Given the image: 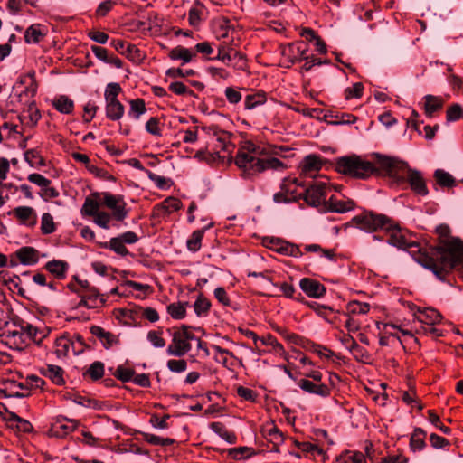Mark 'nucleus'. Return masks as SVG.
Here are the masks:
<instances>
[{
    "mask_svg": "<svg viewBox=\"0 0 463 463\" xmlns=\"http://www.w3.org/2000/svg\"><path fill=\"white\" fill-rule=\"evenodd\" d=\"M439 242L437 245H421L422 254L419 255L420 264L431 270L442 281L453 271L463 266V241L451 237L447 224L436 228Z\"/></svg>",
    "mask_w": 463,
    "mask_h": 463,
    "instance_id": "nucleus-1",
    "label": "nucleus"
},
{
    "mask_svg": "<svg viewBox=\"0 0 463 463\" xmlns=\"http://www.w3.org/2000/svg\"><path fill=\"white\" fill-rule=\"evenodd\" d=\"M278 154L274 149L255 144L251 140L241 142L234 163L241 170L244 179H251L266 170L285 169L286 165L273 156H265Z\"/></svg>",
    "mask_w": 463,
    "mask_h": 463,
    "instance_id": "nucleus-2",
    "label": "nucleus"
},
{
    "mask_svg": "<svg viewBox=\"0 0 463 463\" xmlns=\"http://www.w3.org/2000/svg\"><path fill=\"white\" fill-rule=\"evenodd\" d=\"M375 162L363 159L360 156L353 154L338 157L335 160V170L344 175L365 180L371 176L386 177L387 170L382 168V162L384 158H391L389 156L374 154Z\"/></svg>",
    "mask_w": 463,
    "mask_h": 463,
    "instance_id": "nucleus-3",
    "label": "nucleus"
},
{
    "mask_svg": "<svg viewBox=\"0 0 463 463\" xmlns=\"http://www.w3.org/2000/svg\"><path fill=\"white\" fill-rule=\"evenodd\" d=\"M382 168L387 170V175L393 184H402L407 182L411 190L420 196H427L429 189L426 181L420 171L411 168L409 164L397 157L384 158L382 162Z\"/></svg>",
    "mask_w": 463,
    "mask_h": 463,
    "instance_id": "nucleus-4",
    "label": "nucleus"
},
{
    "mask_svg": "<svg viewBox=\"0 0 463 463\" xmlns=\"http://www.w3.org/2000/svg\"><path fill=\"white\" fill-rule=\"evenodd\" d=\"M0 341L11 349H25L24 320L15 316L0 323Z\"/></svg>",
    "mask_w": 463,
    "mask_h": 463,
    "instance_id": "nucleus-5",
    "label": "nucleus"
},
{
    "mask_svg": "<svg viewBox=\"0 0 463 463\" xmlns=\"http://www.w3.org/2000/svg\"><path fill=\"white\" fill-rule=\"evenodd\" d=\"M384 232L388 235L387 242L390 245L408 250L414 260L420 264L418 256L422 254L421 245L419 242L409 240L397 221L393 219V223L387 225Z\"/></svg>",
    "mask_w": 463,
    "mask_h": 463,
    "instance_id": "nucleus-6",
    "label": "nucleus"
},
{
    "mask_svg": "<svg viewBox=\"0 0 463 463\" xmlns=\"http://www.w3.org/2000/svg\"><path fill=\"white\" fill-rule=\"evenodd\" d=\"M351 222L361 231L368 233L384 232L387 225L393 223V219L383 213H378L371 210H364L354 216Z\"/></svg>",
    "mask_w": 463,
    "mask_h": 463,
    "instance_id": "nucleus-7",
    "label": "nucleus"
},
{
    "mask_svg": "<svg viewBox=\"0 0 463 463\" xmlns=\"http://www.w3.org/2000/svg\"><path fill=\"white\" fill-rule=\"evenodd\" d=\"M205 132L208 141L206 149H211L213 153L217 154L221 157L220 153H227L231 155L235 147L232 143L231 139L232 134L221 129L217 125H211L202 128ZM222 157L225 158L226 155H222Z\"/></svg>",
    "mask_w": 463,
    "mask_h": 463,
    "instance_id": "nucleus-8",
    "label": "nucleus"
},
{
    "mask_svg": "<svg viewBox=\"0 0 463 463\" xmlns=\"http://www.w3.org/2000/svg\"><path fill=\"white\" fill-rule=\"evenodd\" d=\"M167 332L172 335V342L166 350L169 355L182 357L191 351V341L196 339L191 326L182 325L179 327L168 328Z\"/></svg>",
    "mask_w": 463,
    "mask_h": 463,
    "instance_id": "nucleus-9",
    "label": "nucleus"
},
{
    "mask_svg": "<svg viewBox=\"0 0 463 463\" xmlns=\"http://www.w3.org/2000/svg\"><path fill=\"white\" fill-rule=\"evenodd\" d=\"M330 187L324 182L313 181L304 189L302 199L310 206L318 207L326 203V192Z\"/></svg>",
    "mask_w": 463,
    "mask_h": 463,
    "instance_id": "nucleus-10",
    "label": "nucleus"
},
{
    "mask_svg": "<svg viewBox=\"0 0 463 463\" xmlns=\"http://www.w3.org/2000/svg\"><path fill=\"white\" fill-rule=\"evenodd\" d=\"M102 203L112 211V217L116 221H123L128 214L126 209V202L122 195H114L110 193H103Z\"/></svg>",
    "mask_w": 463,
    "mask_h": 463,
    "instance_id": "nucleus-11",
    "label": "nucleus"
},
{
    "mask_svg": "<svg viewBox=\"0 0 463 463\" xmlns=\"http://www.w3.org/2000/svg\"><path fill=\"white\" fill-rule=\"evenodd\" d=\"M0 393L5 397H26L30 394V387L27 383L6 379L1 383Z\"/></svg>",
    "mask_w": 463,
    "mask_h": 463,
    "instance_id": "nucleus-12",
    "label": "nucleus"
},
{
    "mask_svg": "<svg viewBox=\"0 0 463 463\" xmlns=\"http://www.w3.org/2000/svg\"><path fill=\"white\" fill-rule=\"evenodd\" d=\"M77 427V420L60 416L52 422L49 432L51 436L63 438L75 430Z\"/></svg>",
    "mask_w": 463,
    "mask_h": 463,
    "instance_id": "nucleus-13",
    "label": "nucleus"
},
{
    "mask_svg": "<svg viewBox=\"0 0 463 463\" xmlns=\"http://www.w3.org/2000/svg\"><path fill=\"white\" fill-rule=\"evenodd\" d=\"M80 301L75 306L76 308L86 307L89 309L102 307L106 303V298L99 291L96 289H88L87 293H80Z\"/></svg>",
    "mask_w": 463,
    "mask_h": 463,
    "instance_id": "nucleus-14",
    "label": "nucleus"
},
{
    "mask_svg": "<svg viewBox=\"0 0 463 463\" xmlns=\"http://www.w3.org/2000/svg\"><path fill=\"white\" fill-rule=\"evenodd\" d=\"M50 333L51 328L48 326L37 327L24 321L25 347L28 346L30 341L37 345H41L43 341L49 336Z\"/></svg>",
    "mask_w": 463,
    "mask_h": 463,
    "instance_id": "nucleus-15",
    "label": "nucleus"
},
{
    "mask_svg": "<svg viewBox=\"0 0 463 463\" xmlns=\"http://www.w3.org/2000/svg\"><path fill=\"white\" fill-rule=\"evenodd\" d=\"M322 166L323 161L320 156L307 155L299 165L300 176L313 177L321 170Z\"/></svg>",
    "mask_w": 463,
    "mask_h": 463,
    "instance_id": "nucleus-16",
    "label": "nucleus"
},
{
    "mask_svg": "<svg viewBox=\"0 0 463 463\" xmlns=\"http://www.w3.org/2000/svg\"><path fill=\"white\" fill-rule=\"evenodd\" d=\"M301 290L312 298H323L326 293V288L324 284L311 278H303L299 281Z\"/></svg>",
    "mask_w": 463,
    "mask_h": 463,
    "instance_id": "nucleus-17",
    "label": "nucleus"
},
{
    "mask_svg": "<svg viewBox=\"0 0 463 463\" xmlns=\"http://www.w3.org/2000/svg\"><path fill=\"white\" fill-rule=\"evenodd\" d=\"M298 387L305 392L315 394L323 398H326L331 394V388L325 384L317 382H312L308 379H300L298 382Z\"/></svg>",
    "mask_w": 463,
    "mask_h": 463,
    "instance_id": "nucleus-18",
    "label": "nucleus"
},
{
    "mask_svg": "<svg viewBox=\"0 0 463 463\" xmlns=\"http://www.w3.org/2000/svg\"><path fill=\"white\" fill-rule=\"evenodd\" d=\"M183 203L175 197H167L161 203L154 206L153 214L159 218H165L181 209Z\"/></svg>",
    "mask_w": 463,
    "mask_h": 463,
    "instance_id": "nucleus-19",
    "label": "nucleus"
},
{
    "mask_svg": "<svg viewBox=\"0 0 463 463\" xmlns=\"http://www.w3.org/2000/svg\"><path fill=\"white\" fill-rule=\"evenodd\" d=\"M90 334L95 336L102 345L105 349H109L113 345L119 344V338L118 335L111 332L106 331L99 326H91L90 328Z\"/></svg>",
    "mask_w": 463,
    "mask_h": 463,
    "instance_id": "nucleus-20",
    "label": "nucleus"
},
{
    "mask_svg": "<svg viewBox=\"0 0 463 463\" xmlns=\"http://www.w3.org/2000/svg\"><path fill=\"white\" fill-rule=\"evenodd\" d=\"M354 201L351 199H338L335 195L330 196L326 203H325V209L332 213H345L354 210Z\"/></svg>",
    "mask_w": 463,
    "mask_h": 463,
    "instance_id": "nucleus-21",
    "label": "nucleus"
},
{
    "mask_svg": "<svg viewBox=\"0 0 463 463\" xmlns=\"http://www.w3.org/2000/svg\"><path fill=\"white\" fill-rule=\"evenodd\" d=\"M304 187V184L298 181V178L294 177H288L283 179L280 188L282 190L286 191V194H288V197L290 198L291 203L298 202V200L302 199L303 197V192L298 193V187Z\"/></svg>",
    "mask_w": 463,
    "mask_h": 463,
    "instance_id": "nucleus-22",
    "label": "nucleus"
},
{
    "mask_svg": "<svg viewBox=\"0 0 463 463\" xmlns=\"http://www.w3.org/2000/svg\"><path fill=\"white\" fill-rule=\"evenodd\" d=\"M47 34L45 26L41 24H33L24 32V42L28 44L39 43Z\"/></svg>",
    "mask_w": 463,
    "mask_h": 463,
    "instance_id": "nucleus-23",
    "label": "nucleus"
},
{
    "mask_svg": "<svg viewBox=\"0 0 463 463\" xmlns=\"http://www.w3.org/2000/svg\"><path fill=\"white\" fill-rule=\"evenodd\" d=\"M44 269L55 279L61 280L66 278L69 269V264L65 260H52L45 263Z\"/></svg>",
    "mask_w": 463,
    "mask_h": 463,
    "instance_id": "nucleus-24",
    "label": "nucleus"
},
{
    "mask_svg": "<svg viewBox=\"0 0 463 463\" xmlns=\"http://www.w3.org/2000/svg\"><path fill=\"white\" fill-rule=\"evenodd\" d=\"M426 437L427 432L422 428H414L412 433L411 434L409 442L411 451L415 453L423 450L427 446L425 441Z\"/></svg>",
    "mask_w": 463,
    "mask_h": 463,
    "instance_id": "nucleus-25",
    "label": "nucleus"
},
{
    "mask_svg": "<svg viewBox=\"0 0 463 463\" xmlns=\"http://www.w3.org/2000/svg\"><path fill=\"white\" fill-rule=\"evenodd\" d=\"M168 57L172 61H182V63L185 64L191 62L196 57V53L191 49L177 45L169 51Z\"/></svg>",
    "mask_w": 463,
    "mask_h": 463,
    "instance_id": "nucleus-26",
    "label": "nucleus"
},
{
    "mask_svg": "<svg viewBox=\"0 0 463 463\" xmlns=\"http://www.w3.org/2000/svg\"><path fill=\"white\" fill-rule=\"evenodd\" d=\"M212 347L215 351L214 360L217 363L222 364L224 367L229 369L235 365L234 361L237 358L232 352L216 345H213Z\"/></svg>",
    "mask_w": 463,
    "mask_h": 463,
    "instance_id": "nucleus-27",
    "label": "nucleus"
},
{
    "mask_svg": "<svg viewBox=\"0 0 463 463\" xmlns=\"http://www.w3.org/2000/svg\"><path fill=\"white\" fill-rule=\"evenodd\" d=\"M299 342L301 344H298V346H301L309 352L316 353L320 357L325 356L326 358H331L335 354L334 352L331 351L330 349H328L327 347L318 345V344H316L315 342H313L307 338H305L303 336L301 337V341H299Z\"/></svg>",
    "mask_w": 463,
    "mask_h": 463,
    "instance_id": "nucleus-28",
    "label": "nucleus"
},
{
    "mask_svg": "<svg viewBox=\"0 0 463 463\" xmlns=\"http://www.w3.org/2000/svg\"><path fill=\"white\" fill-rule=\"evenodd\" d=\"M15 254L23 265H33L39 260L38 250L33 247L24 246L18 249Z\"/></svg>",
    "mask_w": 463,
    "mask_h": 463,
    "instance_id": "nucleus-29",
    "label": "nucleus"
},
{
    "mask_svg": "<svg viewBox=\"0 0 463 463\" xmlns=\"http://www.w3.org/2000/svg\"><path fill=\"white\" fill-rule=\"evenodd\" d=\"M106 118L111 121L120 120L125 113V107L119 100L105 101Z\"/></svg>",
    "mask_w": 463,
    "mask_h": 463,
    "instance_id": "nucleus-30",
    "label": "nucleus"
},
{
    "mask_svg": "<svg viewBox=\"0 0 463 463\" xmlns=\"http://www.w3.org/2000/svg\"><path fill=\"white\" fill-rule=\"evenodd\" d=\"M416 317L420 323L426 325H435L439 323L442 319L440 313L432 307L419 309Z\"/></svg>",
    "mask_w": 463,
    "mask_h": 463,
    "instance_id": "nucleus-31",
    "label": "nucleus"
},
{
    "mask_svg": "<svg viewBox=\"0 0 463 463\" xmlns=\"http://www.w3.org/2000/svg\"><path fill=\"white\" fill-rule=\"evenodd\" d=\"M71 347H73V341L68 335L64 334L56 338L54 342V354L58 358H64L69 354Z\"/></svg>",
    "mask_w": 463,
    "mask_h": 463,
    "instance_id": "nucleus-32",
    "label": "nucleus"
},
{
    "mask_svg": "<svg viewBox=\"0 0 463 463\" xmlns=\"http://www.w3.org/2000/svg\"><path fill=\"white\" fill-rule=\"evenodd\" d=\"M267 102V93L263 90H257L252 94H248L244 98V109L251 110Z\"/></svg>",
    "mask_w": 463,
    "mask_h": 463,
    "instance_id": "nucleus-33",
    "label": "nucleus"
},
{
    "mask_svg": "<svg viewBox=\"0 0 463 463\" xmlns=\"http://www.w3.org/2000/svg\"><path fill=\"white\" fill-rule=\"evenodd\" d=\"M52 107L61 114L70 115L74 110V101L66 95H60L52 100Z\"/></svg>",
    "mask_w": 463,
    "mask_h": 463,
    "instance_id": "nucleus-34",
    "label": "nucleus"
},
{
    "mask_svg": "<svg viewBox=\"0 0 463 463\" xmlns=\"http://www.w3.org/2000/svg\"><path fill=\"white\" fill-rule=\"evenodd\" d=\"M425 104L424 110L428 117H432L433 114L443 108L444 100L439 96L428 94L424 97Z\"/></svg>",
    "mask_w": 463,
    "mask_h": 463,
    "instance_id": "nucleus-35",
    "label": "nucleus"
},
{
    "mask_svg": "<svg viewBox=\"0 0 463 463\" xmlns=\"http://www.w3.org/2000/svg\"><path fill=\"white\" fill-rule=\"evenodd\" d=\"M294 444L307 457L316 458V456H324L325 454L321 447L308 441H298L295 439Z\"/></svg>",
    "mask_w": 463,
    "mask_h": 463,
    "instance_id": "nucleus-36",
    "label": "nucleus"
},
{
    "mask_svg": "<svg viewBox=\"0 0 463 463\" xmlns=\"http://www.w3.org/2000/svg\"><path fill=\"white\" fill-rule=\"evenodd\" d=\"M264 436L273 444V449L276 451L278 450L277 448L285 440L283 432L276 425H272L270 428H266L264 430Z\"/></svg>",
    "mask_w": 463,
    "mask_h": 463,
    "instance_id": "nucleus-37",
    "label": "nucleus"
},
{
    "mask_svg": "<svg viewBox=\"0 0 463 463\" xmlns=\"http://www.w3.org/2000/svg\"><path fill=\"white\" fill-rule=\"evenodd\" d=\"M129 110L128 116L134 119H139L140 117L146 112V102L143 99L137 98L128 100Z\"/></svg>",
    "mask_w": 463,
    "mask_h": 463,
    "instance_id": "nucleus-38",
    "label": "nucleus"
},
{
    "mask_svg": "<svg viewBox=\"0 0 463 463\" xmlns=\"http://www.w3.org/2000/svg\"><path fill=\"white\" fill-rule=\"evenodd\" d=\"M44 375L58 386H62L65 384V380L63 378V369L58 365H48Z\"/></svg>",
    "mask_w": 463,
    "mask_h": 463,
    "instance_id": "nucleus-39",
    "label": "nucleus"
},
{
    "mask_svg": "<svg viewBox=\"0 0 463 463\" xmlns=\"http://www.w3.org/2000/svg\"><path fill=\"white\" fill-rule=\"evenodd\" d=\"M203 4H202L200 1L194 2V4L188 12V22L191 26L197 27L201 24V15L203 14Z\"/></svg>",
    "mask_w": 463,
    "mask_h": 463,
    "instance_id": "nucleus-40",
    "label": "nucleus"
},
{
    "mask_svg": "<svg viewBox=\"0 0 463 463\" xmlns=\"http://www.w3.org/2000/svg\"><path fill=\"white\" fill-rule=\"evenodd\" d=\"M206 228L194 231L186 241L187 249L192 252H197L202 247V240Z\"/></svg>",
    "mask_w": 463,
    "mask_h": 463,
    "instance_id": "nucleus-41",
    "label": "nucleus"
},
{
    "mask_svg": "<svg viewBox=\"0 0 463 463\" xmlns=\"http://www.w3.org/2000/svg\"><path fill=\"white\" fill-rule=\"evenodd\" d=\"M186 306H188V302H175L169 304L166 310L173 319L181 320L186 317Z\"/></svg>",
    "mask_w": 463,
    "mask_h": 463,
    "instance_id": "nucleus-42",
    "label": "nucleus"
},
{
    "mask_svg": "<svg viewBox=\"0 0 463 463\" xmlns=\"http://www.w3.org/2000/svg\"><path fill=\"white\" fill-rule=\"evenodd\" d=\"M218 53L215 56V60H219L226 65H230L232 61V50L233 47L231 44L223 42L217 46Z\"/></svg>",
    "mask_w": 463,
    "mask_h": 463,
    "instance_id": "nucleus-43",
    "label": "nucleus"
},
{
    "mask_svg": "<svg viewBox=\"0 0 463 463\" xmlns=\"http://www.w3.org/2000/svg\"><path fill=\"white\" fill-rule=\"evenodd\" d=\"M210 427L213 431L219 434L228 443L234 444L236 442V435L229 431L222 422H212Z\"/></svg>",
    "mask_w": 463,
    "mask_h": 463,
    "instance_id": "nucleus-44",
    "label": "nucleus"
},
{
    "mask_svg": "<svg viewBox=\"0 0 463 463\" xmlns=\"http://www.w3.org/2000/svg\"><path fill=\"white\" fill-rule=\"evenodd\" d=\"M73 279L75 282L71 281L67 288L73 293L77 294L78 297L81 296L80 293H87L88 289H96L95 287L90 286L88 280L79 279L77 276H74Z\"/></svg>",
    "mask_w": 463,
    "mask_h": 463,
    "instance_id": "nucleus-45",
    "label": "nucleus"
},
{
    "mask_svg": "<svg viewBox=\"0 0 463 463\" xmlns=\"http://www.w3.org/2000/svg\"><path fill=\"white\" fill-rule=\"evenodd\" d=\"M104 364L99 361L92 363L87 371L83 373L84 377H89L92 381H98L104 375Z\"/></svg>",
    "mask_w": 463,
    "mask_h": 463,
    "instance_id": "nucleus-46",
    "label": "nucleus"
},
{
    "mask_svg": "<svg viewBox=\"0 0 463 463\" xmlns=\"http://www.w3.org/2000/svg\"><path fill=\"white\" fill-rule=\"evenodd\" d=\"M370 310V305L366 302L357 300L349 301L346 304V313L348 315H364Z\"/></svg>",
    "mask_w": 463,
    "mask_h": 463,
    "instance_id": "nucleus-47",
    "label": "nucleus"
},
{
    "mask_svg": "<svg viewBox=\"0 0 463 463\" xmlns=\"http://www.w3.org/2000/svg\"><path fill=\"white\" fill-rule=\"evenodd\" d=\"M279 253L284 256H290L299 258L303 256V251L300 250L299 245L284 241L282 246L279 248Z\"/></svg>",
    "mask_w": 463,
    "mask_h": 463,
    "instance_id": "nucleus-48",
    "label": "nucleus"
},
{
    "mask_svg": "<svg viewBox=\"0 0 463 463\" xmlns=\"http://www.w3.org/2000/svg\"><path fill=\"white\" fill-rule=\"evenodd\" d=\"M24 160L32 167H41L45 165V160L37 149H29L24 153Z\"/></svg>",
    "mask_w": 463,
    "mask_h": 463,
    "instance_id": "nucleus-49",
    "label": "nucleus"
},
{
    "mask_svg": "<svg viewBox=\"0 0 463 463\" xmlns=\"http://www.w3.org/2000/svg\"><path fill=\"white\" fill-rule=\"evenodd\" d=\"M102 248H109L111 250L120 256H127L129 251L123 243V241L118 237L111 238L109 244L107 242L101 244Z\"/></svg>",
    "mask_w": 463,
    "mask_h": 463,
    "instance_id": "nucleus-50",
    "label": "nucleus"
},
{
    "mask_svg": "<svg viewBox=\"0 0 463 463\" xmlns=\"http://www.w3.org/2000/svg\"><path fill=\"white\" fill-rule=\"evenodd\" d=\"M141 434L145 441L154 446L165 447L175 443V439L171 438H162L146 432H142Z\"/></svg>",
    "mask_w": 463,
    "mask_h": 463,
    "instance_id": "nucleus-51",
    "label": "nucleus"
},
{
    "mask_svg": "<svg viewBox=\"0 0 463 463\" xmlns=\"http://www.w3.org/2000/svg\"><path fill=\"white\" fill-rule=\"evenodd\" d=\"M211 306V301L203 294H200L194 304V309L198 317L206 316L210 311Z\"/></svg>",
    "mask_w": 463,
    "mask_h": 463,
    "instance_id": "nucleus-52",
    "label": "nucleus"
},
{
    "mask_svg": "<svg viewBox=\"0 0 463 463\" xmlns=\"http://www.w3.org/2000/svg\"><path fill=\"white\" fill-rule=\"evenodd\" d=\"M304 250L306 252H318L321 256L335 261V250L334 249H323L319 244H307L304 246Z\"/></svg>",
    "mask_w": 463,
    "mask_h": 463,
    "instance_id": "nucleus-53",
    "label": "nucleus"
},
{
    "mask_svg": "<svg viewBox=\"0 0 463 463\" xmlns=\"http://www.w3.org/2000/svg\"><path fill=\"white\" fill-rule=\"evenodd\" d=\"M14 214L24 224H25L32 217L34 218L33 223L36 220L34 211L30 206H18L14 209Z\"/></svg>",
    "mask_w": 463,
    "mask_h": 463,
    "instance_id": "nucleus-54",
    "label": "nucleus"
},
{
    "mask_svg": "<svg viewBox=\"0 0 463 463\" xmlns=\"http://www.w3.org/2000/svg\"><path fill=\"white\" fill-rule=\"evenodd\" d=\"M434 178L439 185L441 187H452L455 185L454 177L448 172L442 169H437L434 172Z\"/></svg>",
    "mask_w": 463,
    "mask_h": 463,
    "instance_id": "nucleus-55",
    "label": "nucleus"
},
{
    "mask_svg": "<svg viewBox=\"0 0 463 463\" xmlns=\"http://www.w3.org/2000/svg\"><path fill=\"white\" fill-rule=\"evenodd\" d=\"M308 307L313 309L319 317L325 318L326 321H331L330 316L333 315L334 311L331 307L320 305L317 302H308L304 299V302Z\"/></svg>",
    "mask_w": 463,
    "mask_h": 463,
    "instance_id": "nucleus-56",
    "label": "nucleus"
},
{
    "mask_svg": "<svg viewBox=\"0 0 463 463\" xmlns=\"http://www.w3.org/2000/svg\"><path fill=\"white\" fill-rule=\"evenodd\" d=\"M146 337L150 344L156 348H163L165 346L166 342L163 337L162 328L148 331Z\"/></svg>",
    "mask_w": 463,
    "mask_h": 463,
    "instance_id": "nucleus-57",
    "label": "nucleus"
},
{
    "mask_svg": "<svg viewBox=\"0 0 463 463\" xmlns=\"http://www.w3.org/2000/svg\"><path fill=\"white\" fill-rule=\"evenodd\" d=\"M99 208V203L97 200L88 196L86 197L82 208L80 210L82 215L94 216Z\"/></svg>",
    "mask_w": 463,
    "mask_h": 463,
    "instance_id": "nucleus-58",
    "label": "nucleus"
},
{
    "mask_svg": "<svg viewBox=\"0 0 463 463\" xmlns=\"http://www.w3.org/2000/svg\"><path fill=\"white\" fill-rule=\"evenodd\" d=\"M282 293V295L288 298L295 299L298 302H304V297L298 293L297 296H295L296 288L292 284H289L288 282H283L281 284H278V286Z\"/></svg>",
    "mask_w": 463,
    "mask_h": 463,
    "instance_id": "nucleus-59",
    "label": "nucleus"
},
{
    "mask_svg": "<svg viewBox=\"0 0 463 463\" xmlns=\"http://www.w3.org/2000/svg\"><path fill=\"white\" fill-rule=\"evenodd\" d=\"M121 91L122 88L119 83L110 82L107 84L104 91L105 101L118 100V97Z\"/></svg>",
    "mask_w": 463,
    "mask_h": 463,
    "instance_id": "nucleus-60",
    "label": "nucleus"
},
{
    "mask_svg": "<svg viewBox=\"0 0 463 463\" xmlns=\"http://www.w3.org/2000/svg\"><path fill=\"white\" fill-rule=\"evenodd\" d=\"M224 96L231 105H237L242 99V95L238 88L229 86L224 89Z\"/></svg>",
    "mask_w": 463,
    "mask_h": 463,
    "instance_id": "nucleus-61",
    "label": "nucleus"
},
{
    "mask_svg": "<svg viewBox=\"0 0 463 463\" xmlns=\"http://www.w3.org/2000/svg\"><path fill=\"white\" fill-rule=\"evenodd\" d=\"M55 230L56 227L52 216L48 213H43L41 221L42 233L45 235L52 234L55 232Z\"/></svg>",
    "mask_w": 463,
    "mask_h": 463,
    "instance_id": "nucleus-62",
    "label": "nucleus"
},
{
    "mask_svg": "<svg viewBox=\"0 0 463 463\" xmlns=\"http://www.w3.org/2000/svg\"><path fill=\"white\" fill-rule=\"evenodd\" d=\"M298 49V43H288L281 46V54L285 57L291 64L298 62V54L296 53Z\"/></svg>",
    "mask_w": 463,
    "mask_h": 463,
    "instance_id": "nucleus-63",
    "label": "nucleus"
},
{
    "mask_svg": "<svg viewBox=\"0 0 463 463\" xmlns=\"http://www.w3.org/2000/svg\"><path fill=\"white\" fill-rule=\"evenodd\" d=\"M236 392L237 395L244 401L256 402L258 400V393L250 388L239 385L236 388Z\"/></svg>",
    "mask_w": 463,
    "mask_h": 463,
    "instance_id": "nucleus-64",
    "label": "nucleus"
}]
</instances>
